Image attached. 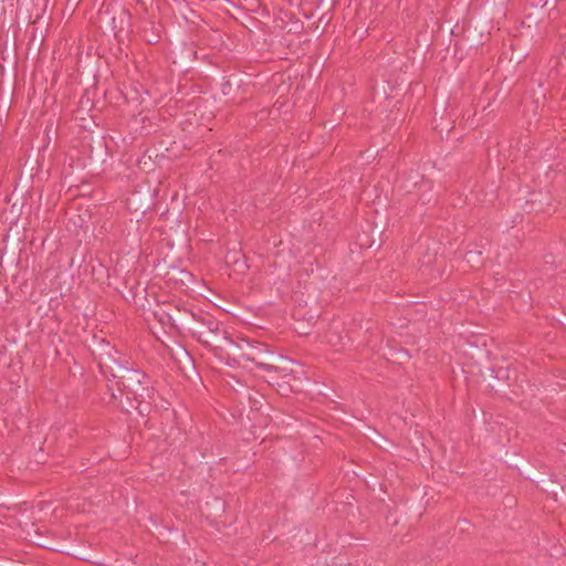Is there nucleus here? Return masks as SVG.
<instances>
[{
	"label": "nucleus",
	"mask_w": 566,
	"mask_h": 566,
	"mask_svg": "<svg viewBox=\"0 0 566 566\" xmlns=\"http://www.w3.org/2000/svg\"><path fill=\"white\" fill-rule=\"evenodd\" d=\"M164 25L160 21L148 18H139L137 24V35L149 45L158 44L161 41Z\"/></svg>",
	"instance_id": "nucleus-10"
},
{
	"label": "nucleus",
	"mask_w": 566,
	"mask_h": 566,
	"mask_svg": "<svg viewBox=\"0 0 566 566\" xmlns=\"http://www.w3.org/2000/svg\"><path fill=\"white\" fill-rule=\"evenodd\" d=\"M242 397L248 399L249 407L253 411H260L264 402H266L263 394L251 388H247L244 392H242Z\"/></svg>",
	"instance_id": "nucleus-14"
},
{
	"label": "nucleus",
	"mask_w": 566,
	"mask_h": 566,
	"mask_svg": "<svg viewBox=\"0 0 566 566\" xmlns=\"http://www.w3.org/2000/svg\"><path fill=\"white\" fill-rule=\"evenodd\" d=\"M284 18H289L291 20V24L287 25L286 33L298 34L303 31L304 24L303 22L292 12H282Z\"/></svg>",
	"instance_id": "nucleus-16"
},
{
	"label": "nucleus",
	"mask_w": 566,
	"mask_h": 566,
	"mask_svg": "<svg viewBox=\"0 0 566 566\" xmlns=\"http://www.w3.org/2000/svg\"><path fill=\"white\" fill-rule=\"evenodd\" d=\"M248 339V337L241 335L233 336L228 332L224 339L216 346L213 356L224 366L237 367L242 365L247 367L244 365L245 355H243V348L247 347Z\"/></svg>",
	"instance_id": "nucleus-6"
},
{
	"label": "nucleus",
	"mask_w": 566,
	"mask_h": 566,
	"mask_svg": "<svg viewBox=\"0 0 566 566\" xmlns=\"http://www.w3.org/2000/svg\"><path fill=\"white\" fill-rule=\"evenodd\" d=\"M151 398H139L134 399L132 410H136L138 415L145 419L144 427L151 428L150 421L157 417L163 418L164 416H170L175 411L170 409V402L159 396L158 391L155 395H150Z\"/></svg>",
	"instance_id": "nucleus-7"
},
{
	"label": "nucleus",
	"mask_w": 566,
	"mask_h": 566,
	"mask_svg": "<svg viewBox=\"0 0 566 566\" xmlns=\"http://www.w3.org/2000/svg\"><path fill=\"white\" fill-rule=\"evenodd\" d=\"M155 392H157V389L153 385L151 377L146 373V379H143V381L134 385L129 389H122L118 410L129 415L134 399H137V397L143 399L151 398L150 395H155Z\"/></svg>",
	"instance_id": "nucleus-9"
},
{
	"label": "nucleus",
	"mask_w": 566,
	"mask_h": 566,
	"mask_svg": "<svg viewBox=\"0 0 566 566\" xmlns=\"http://www.w3.org/2000/svg\"><path fill=\"white\" fill-rule=\"evenodd\" d=\"M98 18L104 27L114 34L118 45L130 42L133 29V15L128 9L123 6H113L103 3Z\"/></svg>",
	"instance_id": "nucleus-4"
},
{
	"label": "nucleus",
	"mask_w": 566,
	"mask_h": 566,
	"mask_svg": "<svg viewBox=\"0 0 566 566\" xmlns=\"http://www.w3.org/2000/svg\"><path fill=\"white\" fill-rule=\"evenodd\" d=\"M535 202H536V200H535V199H530V200H527V203H531L532 206H534V205H535Z\"/></svg>",
	"instance_id": "nucleus-24"
},
{
	"label": "nucleus",
	"mask_w": 566,
	"mask_h": 566,
	"mask_svg": "<svg viewBox=\"0 0 566 566\" xmlns=\"http://www.w3.org/2000/svg\"><path fill=\"white\" fill-rule=\"evenodd\" d=\"M169 321L180 332H184L208 348L212 354L216 352L228 329L223 323L217 319L211 313L199 308L197 312H185L177 314L175 318L168 315Z\"/></svg>",
	"instance_id": "nucleus-1"
},
{
	"label": "nucleus",
	"mask_w": 566,
	"mask_h": 566,
	"mask_svg": "<svg viewBox=\"0 0 566 566\" xmlns=\"http://www.w3.org/2000/svg\"><path fill=\"white\" fill-rule=\"evenodd\" d=\"M137 95H138V93H137V92H135V95H134V96H130V97H128V95H127V94H124L125 102H127V103H128L129 101H138L139 98H138V96H137Z\"/></svg>",
	"instance_id": "nucleus-21"
},
{
	"label": "nucleus",
	"mask_w": 566,
	"mask_h": 566,
	"mask_svg": "<svg viewBox=\"0 0 566 566\" xmlns=\"http://www.w3.org/2000/svg\"><path fill=\"white\" fill-rule=\"evenodd\" d=\"M99 268H101L103 271L107 272V269H106L103 264H101V263H99Z\"/></svg>",
	"instance_id": "nucleus-25"
},
{
	"label": "nucleus",
	"mask_w": 566,
	"mask_h": 566,
	"mask_svg": "<svg viewBox=\"0 0 566 566\" xmlns=\"http://www.w3.org/2000/svg\"><path fill=\"white\" fill-rule=\"evenodd\" d=\"M213 506H214V516L221 517V514L226 511V501L221 497H214L213 499Z\"/></svg>",
	"instance_id": "nucleus-19"
},
{
	"label": "nucleus",
	"mask_w": 566,
	"mask_h": 566,
	"mask_svg": "<svg viewBox=\"0 0 566 566\" xmlns=\"http://www.w3.org/2000/svg\"><path fill=\"white\" fill-rule=\"evenodd\" d=\"M119 399L120 395L117 396L114 389L106 385V392L102 396V400L104 401V403L107 406H116V408L118 409Z\"/></svg>",
	"instance_id": "nucleus-17"
},
{
	"label": "nucleus",
	"mask_w": 566,
	"mask_h": 566,
	"mask_svg": "<svg viewBox=\"0 0 566 566\" xmlns=\"http://www.w3.org/2000/svg\"><path fill=\"white\" fill-rule=\"evenodd\" d=\"M245 76L230 74L223 77L221 92L226 97V103L242 104L252 94L251 83L245 82Z\"/></svg>",
	"instance_id": "nucleus-8"
},
{
	"label": "nucleus",
	"mask_w": 566,
	"mask_h": 566,
	"mask_svg": "<svg viewBox=\"0 0 566 566\" xmlns=\"http://www.w3.org/2000/svg\"><path fill=\"white\" fill-rule=\"evenodd\" d=\"M88 93H90V91L85 90L84 94L82 95V98L80 101V104L82 105V107H84V105H90V107L94 106V103L91 102V99L88 97Z\"/></svg>",
	"instance_id": "nucleus-20"
},
{
	"label": "nucleus",
	"mask_w": 566,
	"mask_h": 566,
	"mask_svg": "<svg viewBox=\"0 0 566 566\" xmlns=\"http://www.w3.org/2000/svg\"><path fill=\"white\" fill-rule=\"evenodd\" d=\"M417 189L418 200L422 205H429L436 201V195L433 192V181L424 176H420V181L415 182Z\"/></svg>",
	"instance_id": "nucleus-13"
},
{
	"label": "nucleus",
	"mask_w": 566,
	"mask_h": 566,
	"mask_svg": "<svg viewBox=\"0 0 566 566\" xmlns=\"http://www.w3.org/2000/svg\"><path fill=\"white\" fill-rule=\"evenodd\" d=\"M284 10H280L279 14L274 19V28L280 29L281 31L286 32L287 25L291 24V20L289 18H284Z\"/></svg>",
	"instance_id": "nucleus-18"
},
{
	"label": "nucleus",
	"mask_w": 566,
	"mask_h": 566,
	"mask_svg": "<svg viewBox=\"0 0 566 566\" xmlns=\"http://www.w3.org/2000/svg\"><path fill=\"white\" fill-rule=\"evenodd\" d=\"M532 210H534V211H537V212H538V211H542V210H543V207H542V206H538V207H536V208H533Z\"/></svg>",
	"instance_id": "nucleus-23"
},
{
	"label": "nucleus",
	"mask_w": 566,
	"mask_h": 566,
	"mask_svg": "<svg viewBox=\"0 0 566 566\" xmlns=\"http://www.w3.org/2000/svg\"><path fill=\"white\" fill-rule=\"evenodd\" d=\"M164 277L167 282L172 283L175 287H189L191 283L195 281L193 274L186 270L181 269L178 265H171L165 272Z\"/></svg>",
	"instance_id": "nucleus-11"
},
{
	"label": "nucleus",
	"mask_w": 566,
	"mask_h": 566,
	"mask_svg": "<svg viewBox=\"0 0 566 566\" xmlns=\"http://www.w3.org/2000/svg\"><path fill=\"white\" fill-rule=\"evenodd\" d=\"M510 49H511V55L509 57V61L511 63L515 64L516 66L522 64L528 56V52H526L525 50H520L518 41H513L510 44Z\"/></svg>",
	"instance_id": "nucleus-15"
},
{
	"label": "nucleus",
	"mask_w": 566,
	"mask_h": 566,
	"mask_svg": "<svg viewBox=\"0 0 566 566\" xmlns=\"http://www.w3.org/2000/svg\"><path fill=\"white\" fill-rule=\"evenodd\" d=\"M491 380L489 391L510 401H515L523 395V386L518 370L512 365L493 366L490 368Z\"/></svg>",
	"instance_id": "nucleus-5"
},
{
	"label": "nucleus",
	"mask_w": 566,
	"mask_h": 566,
	"mask_svg": "<svg viewBox=\"0 0 566 566\" xmlns=\"http://www.w3.org/2000/svg\"><path fill=\"white\" fill-rule=\"evenodd\" d=\"M137 3L140 4V7L147 11V7H146V3L143 1V0H137Z\"/></svg>",
	"instance_id": "nucleus-22"
},
{
	"label": "nucleus",
	"mask_w": 566,
	"mask_h": 566,
	"mask_svg": "<svg viewBox=\"0 0 566 566\" xmlns=\"http://www.w3.org/2000/svg\"><path fill=\"white\" fill-rule=\"evenodd\" d=\"M143 379H146V373L134 361L133 366H129L122 379L117 380L116 385L118 391L122 394V389H129L134 385L143 381Z\"/></svg>",
	"instance_id": "nucleus-12"
},
{
	"label": "nucleus",
	"mask_w": 566,
	"mask_h": 566,
	"mask_svg": "<svg viewBox=\"0 0 566 566\" xmlns=\"http://www.w3.org/2000/svg\"><path fill=\"white\" fill-rule=\"evenodd\" d=\"M243 355H245L244 365L251 363L258 369L269 375V384L287 376L284 374L286 368L280 365L291 363V360L286 356L279 354L276 348L271 345L249 338L247 347L243 348Z\"/></svg>",
	"instance_id": "nucleus-3"
},
{
	"label": "nucleus",
	"mask_w": 566,
	"mask_h": 566,
	"mask_svg": "<svg viewBox=\"0 0 566 566\" xmlns=\"http://www.w3.org/2000/svg\"><path fill=\"white\" fill-rule=\"evenodd\" d=\"M92 355L101 374L107 380H120L129 366H133L134 363L130 356L118 350L108 340L95 336L92 344Z\"/></svg>",
	"instance_id": "nucleus-2"
}]
</instances>
